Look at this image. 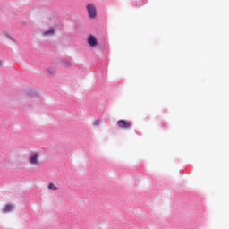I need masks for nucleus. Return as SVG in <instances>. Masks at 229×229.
<instances>
[{
    "label": "nucleus",
    "instance_id": "obj_1",
    "mask_svg": "<svg viewBox=\"0 0 229 229\" xmlns=\"http://www.w3.org/2000/svg\"><path fill=\"white\" fill-rule=\"evenodd\" d=\"M117 125L122 130H130V128H131V122L127 121V120H119L117 122Z\"/></svg>",
    "mask_w": 229,
    "mask_h": 229
},
{
    "label": "nucleus",
    "instance_id": "obj_2",
    "mask_svg": "<svg viewBox=\"0 0 229 229\" xmlns=\"http://www.w3.org/2000/svg\"><path fill=\"white\" fill-rule=\"evenodd\" d=\"M88 13L90 19H96V6L92 4L87 5Z\"/></svg>",
    "mask_w": 229,
    "mask_h": 229
},
{
    "label": "nucleus",
    "instance_id": "obj_3",
    "mask_svg": "<svg viewBox=\"0 0 229 229\" xmlns=\"http://www.w3.org/2000/svg\"><path fill=\"white\" fill-rule=\"evenodd\" d=\"M29 161L32 165H38V154L35 153L30 156Z\"/></svg>",
    "mask_w": 229,
    "mask_h": 229
},
{
    "label": "nucleus",
    "instance_id": "obj_4",
    "mask_svg": "<svg viewBox=\"0 0 229 229\" xmlns=\"http://www.w3.org/2000/svg\"><path fill=\"white\" fill-rule=\"evenodd\" d=\"M88 44L91 46V47H96V46H98V39L96 37L90 35L88 38Z\"/></svg>",
    "mask_w": 229,
    "mask_h": 229
},
{
    "label": "nucleus",
    "instance_id": "obj_5",
    "mask_svg": "<svg viewBox=\"0 0 229 229\" xmlns=\"http://www.w3.org/2000/svg\"><path fill=\"white\" fill-rule=\"evenodd\" d=\"M12 210H13V205L6 204L3 208V213L8 214V212H12Z\"/></svg>",
    "mask_w": 229,
    "mask_h": 229
},
{
    "label": "nucleus",
    "instance_id": "obj_6",
    "mask_svg": "<svg viewBox=\"0 0 229 229\" xmlns=\"http://www.w3.org/2000/svg\"><path fill=\"white\" fill-rule=\"evenodd\" d=\"M45 37H49L51 35H55V29H50L49 30H47L43 34Z\"/></svg>",
    "mask_w": 229,
    "mask_h": 229
},
{
    "label": "nucleus",
    "instance_id": "obj_7",
    "mask_svg": "<svg viewBox=\"0 0 229 229\" xmlns=\"http://www.w3.org/2000/svg\"><path fill=\"white\" fill-rule=\"evenodd\" d=\"M48 189L52 190V191H58V188L55 187V185L53 182H50L48 184Z\"/></svg>",
    "mask_w": 229,
    "mask_h": 229
},
{
    "label": "nucleus",
    "instance_id": "obj_8",
    "mask_svg": "<svg viewBox=\"0 0 229 229\" xmlns=\"http://www.w3.org/2000/svg\"><path fill=\"white\" fill-rule=\"evenodd\" d=\"M93 124L94 126H99L101 124V122L99 120H96Z\"/></svg>",
    "mask_w": 229,
    "mask_h": 229
},
{
    "label": "nucleus",
    "instance_id": "obj_9",
    "mask_svg": "<svg viewBox=\"0 0 229 229\" xmlns=\"http://www.w3.org/2000/svg\"><path fill=\"white\" fill-rule=\"evenodd\" d=\"M2 64V62H1V60H0V65Z\"/></svg>",
    "mask_w": 229,
    "mask_h": 229
}]
</instances>
